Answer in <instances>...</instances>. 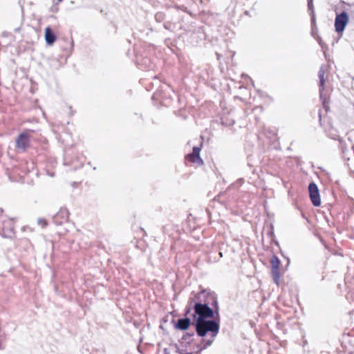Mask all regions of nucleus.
<instances>
[{"label":"nucleus","instance_id":"4468645a","mask_svg":"<svg viewBox=\"0 0 354 354\" xmlns=\"http://www.w3.org/2000/svg\"><path fill=\"white\" fill-rule=\"evenodd\" d=\"M213 305H214L216 306V313H217V309H218V306H217V301L216 299H214V301H213Z\"/></svg>","mask_w":354,"mask_h":354},{"label":"nucleus","instance_id":"39448f33","mask_svg":"<svg viewBox=\"0 0 354 354\" xmlns=\"http://www.w3.org/2000/svg\"><path fill=\"white\" fill-rule=\"evenodd\" d=\"M348 20L349 18L346 12H342L339 15H337L335 20V30L337 32H342L348 23Z\"/></svg>","mask_w":354,"mask_h":354},{"label":"nucleus","instance_id":"0eeeda50","mask_svg":"<svg viewBox=\"0 0 354 354\" xmlns=\"http://www.w3.org/2000/svg\"><path fill=\"white\" fill-rule=\"evenodd\" d=\"M70 213L66 208H61L54 216V221L57 225H62L69 220Z\"/></svg>","mask_w":354,"mask_h":354},{"label":"nucleus","instance_id":"6ab92c4d","mask_svg":"<svg viewBox=\"0 0 354 354\" xmlns=\"http://www.w3.org/2000/svg\"><path fill=\"white\" fill-rule=\"evenodd\" d=\"M63 0H58L59 2H62Z\"/></svg>","mask_w":354,"mask_h":354},{"label":"nucleus","instance_id":"f03ea898","mask_svg":"<svg viewBox=\"0 0 354 354\" xmlns=\"http://www.w3.org/2000/svg\"><path fill=\"white\" fill-rule=\"evenodd\" d=\"M195 315H198L197 319H206L214 317V310L210 308L207 304L196 302L194 305Z\"/></svg>","mask_w":354,"mask_h":354},{"label":"nucleus","instance_id":"2eb2a0df","mask_svg":"<svg viewBox=\"0 0 354 354\" xmlns=\"http://www.w3.org/2000/svg\"><path fill=\"white\" fill-rule=\"evenodd\" d=\"M191 309L189 308H188L187 310H186V313H185V315H187L188 313H189Z\"/></svg>","mask_w":354,"mask_h":354},{"label":"nucleus","instance_id":"7ed1b4c3","mask_svg":"<svg viewBox=\"0 0 354 354\" xmlns=\"http://www.w3.org/2000/svg\"><path fill=\"white\" fill-rule=\"evenodd\" d=\"M31 133L32 130H26L19 134L16 139V147L21 151H26L30 145Z\"/></svg>","mask_w":354,"mask_h":354},{"label":"nucleus","instance_id":"9d476101","mask_svg":"<svg viewBox=\"0 0 354 354\" xmlns=\"http://www.w3.org/2000/svg\"><path fill=\"white\" fill-rule=\"evenodd\" d=\"M271 274L274 282L279 286L280 283L281 274L280 269H271Z\"/></svg>","mask_w":354,"mask_h":354},{"label":"nucleus","instance_id":"a211bd4d","mask_svg":"<svg viewBox=\"0 0 354 354\" xmlns=\"http://www.w3.org/2000/svg\"><path fill=\"white\" fill-rule=\"evenodd\" d=\"M204 294H205V292H200V294H199L198 295L200 296V295H204Z\"/></svg>","mask_w":354,"mask_h":354},{"label":"nucleus","instance_id":"1a4fd4ad","mask_svg":"<svg viewBox=\"0 0 354 354\" xmlns=\"http://www.w3.org/2000/svg\"><path fill=\"white\" fill-rule=\"evenodd\" d=\"M45 40L46 43L49 45H52L56 40V36L50 29V28L47 27L45 28Z\"/></svg>","mask_w":354,"mask_h":354},{"label":"nucleus","instance_id":"f3484780","mask_svg":"<svg viewBox=\"0 0 354 354\" xmlns=\"http://www.w3.org/2000/svg\"><path fill=\"white\" fill-rule=\"evenodd\" d=\"M312 4V0H308V6H310Z\"/></svg>","mask_w":354,"mask_h":354},{"label":"nucleus","instance_id":"f8f14e48","mask_svg":"<svg viewBox=\"0 0 354 354\" xmlns=\"http://www.w3.org/2000/svg\"><path fill=\"white\" fill-rule=\"evenodd\" d=\"M271 269H280V261L276 256H273L271 261Z\"/></svg>","mask_w":354,"mask_h":354},{"label":"nucleus","instance_id":"ddd939ff","mask_svg":"<svg viewBox=\"0 0 354 354\" xmlns=\"http://www.w3.org/2000/svg\"><path fill=\"white\" fill-rule=\"evenodd\" d=\"M37 223L42 228L46 227L48 225L47 220L44 218H39Z\"/></svg>","mask_w":354,"mask_h":354},{"label":"nucleus","instance_id":"dca6fc26","mask_svg":"<svg viewBox=\"0 0 354 354\" xmlns=\"http://www.w3.org/2000/svg\"><path fill=\"white\" fill-rule=\"evenodd\" d=\"M212 342H213V339L212 340H209V341L207 342V345H210L212 343Z\"/></svg>","mask_w":354,"mask_h":354},{"label":"nucleus","instance_id":"6e6552de","mask_svg":"<svg viewBox=\"0 0 354 354\" xmlns=\"http://www.w3.org/2000/svg\"><path fill=\"white\" fill-rule=\"evenodd\" d=\"M191 325V320L189 318L180 319L175 324V328L186 330Z\"/></svg>","mask_w":354,"mask_h":354},{"label":"nucleus","instance_id":"20e7f679","mask_svg":"<svg viewBox=\"0 0 354 354\" xmlns=\"http://www.w3.org/2000/svg\"><path fill=\"white\" fill-rule=\"evenodd\" d=\"M308 192L313 205L315 207H319L321 205V198L318 187L315 183L312 182L309 184Z\"/></svg>","mask_w":354,"mask_h":354},{"label":"nucleus","instance_id":"423d86ee","mask_svg":"<svg viewBox=\"0 0 354 354\" xmlns=\"http://www.w3.org/2000/svg\"><path fill=\"white\" fill-rule=\"evenodd\" d=\"M201 148L194 147L192 150V153L187 154L185 156V160L191 163L197 164L201 166L203 165V160L200 157Z\"/></svg>","mask_w":354,"mask_h":354},{"label":"nucleus","instance_id":"f257e3e1","mask_svg":"<svg viewBox=\"0 0 354 354\" xmlns=\"http://www.w3.org/2000/svg\"><path fill=\"white\" fill-rule=\"evenodd\" d=\"M195 327L196 334L199 337H205L209 333L211 337L214 339L219 332L220 325L216 320L196 319Z\"/></svg>","mask_w":354,"mask_h":354},{"label":"nucleus","instance_id":"9b49d317","mask_svg":"<svg viewBox=\"0 0 354 354\" xmlns=\"http://www.w3.org/2000/svg\"><path fill=\"white\" fill-rule=\"evenodd\" d=\"M318 75L319 78L320 92H322L324 90L325 85V71L323 69L319 70Z\"/></svg>","mask_w":354,"mask_h":354}]
</instances>
